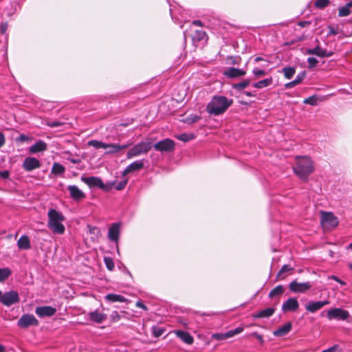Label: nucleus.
<instances>
[{"label": "nucleus", "instance_id": "1", "mask_svg": "<svg viewBox=\"0 0 352 352\" xmlns=\"http://www.w3.org/2000/svg\"><path fill=\"white\" fill-rule=\"evenodd\" d=\"M314 162L308 156H296L294 173L302 181L306 182L308 177L314 171Z\"/></svg>", "mask_w": 352, "mask_h": 352}, {"label": "nucleus", "instance_id": "2", "mask_svg": "<svg viewBox=\"0 0 352 352\" xmlns=\"http://www.w3.org/2000/svg\"><path fill=\"white\" fill-rule=\"evenodd\" d=\"M233 100L223 96H214L206 107L208 113L214 116H219L226 111L232 104Z\"/></svg>", "mask_w": 352, "mask_h": 352}, {"label": "nucleus", "instance_id": "3", "mask_svg": "<svg viewBox=\"0 0 352 352\" xmlns=\"http://www.w3.org/2000/svg\"><path fill=\"white\" fill-rule=\"evenodd\" d=\"M47 227L54 234H63L65 231L63 222L65 217L62 212L56 209H50L47 212Z\"/></svg>", "mask_w": 352, "mask_h": 352}, {"label": "nucleus", "instance_id": "4", "mask_svg": "<svg viewBox=\"0 0 352 352\" xmlns=\"http://www.w3.org/2000/svg\"><path fill=\"white\" fill-rule=\"evenodd\" d=\"M152 146L151 142L142 141L134 145L128 151L126 157L128 159H131L142 154H146L151 149Z\"/></svg>", "mask_w": 352, "mask_h": 352}, {"label": "nucleus", "instance_id": "5", "mask_svg": "<svg viewBox=\"0 0 352 352\" xmlns=\"http://www.w3.org/2000/svg\"><path fill=\"white\" fill-rule=\"evenodd\" d=\"M81 180L88 185L90 188L97 187L103 190L108 191L113 188L114 183H107L104 184L102 180L98 177H81Z\"/></svg>", "mask_w": 352, "mask_h": 352}, {"label": "nucleus", "instance_id": "6", "mask_svg": "<svg viewBox=\"0 0 352 352\" xmlns=\"http://www.w3.org/2000/svg\"><path fill=\"white\" fill-rule=\"evenodd\" d=\"M321 224L324 228L331 229L338 226L339 221L338 217L332 212H321Z\"/></svg>", "mask_w": 352, "mask_h": 352}, {"label": "nucleus", "instance_id": "7", "mask_svg": "<svg viewBox=\"0 0 352 352\" xmlns=\"http://www.w3.org/2000/svg\"><path fill=\"white\" fill-rule=\"evenodd\" d=\"M326 316L329 320L336 319L338 320H346L350 314L346 310L341 308H332L327 311Z\"/></svg>", "mask_w": 352, "mask_h": 352}, {"label": "nucleus", "instance_id": "8", "mask_svg": "<svg viewBox=\"0 0 352 352\" xmlns=\"http://www.w3.org/2000/svg\"><path fill=\"white\" fill-rule=\"evenodd\" d=\"M17 325L20 328L27 329L30 326H38V321L32 314H23L18 320Z\"/></svg>", "mask_w": 352, "mask_h": 352}, {"label": "nucleus", "instance_id": "9", "mask_svg": "<svg viewBox=\"0 0 352 352\" xmlns=\"http://www.w3.org/2000/svg\"><path fill=\"white\" fill-rule=\"evenodd\" d=\"M175 142L169 138L164 139L153 145V148L160 152H170L175 148Z\"/></svg>", "mask_w": 352, "mask_h": 352}, {"label": "nucleus", "instance_id": "10", "mask_svg": "<svg viewBox=\"0 0 352 352\" xmlns=\"http://www.w3.org/2000/svg\"><path fill=\"white\" fill-rule=\"evenodd\" d=\"M19 296L17 292L10 290L3 294L1 303L3 305L10 307L19 301Z\"/></svg>", "mask_w": 352, "mask_h": 352}, {"label": "nucleus", "instance_id": "11", "mask_svg": "<svg viewBox=\"0 0 352 352\" xmlns=\"http://www.w3.org/2000/svg\"><path fill=\"white\" fill-rule=\"evenodd\" d=\"M311 287L312 285L309 282L298 283L296 280L292 281L289 285L290 291L294 293H305Z\"/></svg>", "mask_w": 352, "mask_h": 352}, {"label": "nucleus", "instance_id": "12", "mask_svg": "<svg viewBox=\"0 0 352 352\" xmlns=\"http://www.w3.org/2000/svg\"><path fill=\"white\" fill-rule=\"evenodd\" d=\"M243 327H237L234 329H231L226 333H216L212 334V338L216 340H224L228 338H232L243 331Z\"/></svg>", "mask_w": 352, "mask_h": 352}, {"label": "nucleus", "instance_id": "13", "mask_svg": "<svg viewBox=\"0 0 352 352\" xmlns=\"http://www.w3.org/2000/svg\"><path fill=\"white\" fill-rule=\"evenodd\" d=\"M23 168L26 171H32L41 166L40 161L34 157H27L23 162Z\"/></svg>", "mask_w": 352, "mask_h": 352}, {"label": "nucleus", "instance_id": "14", "mask_svg": "<svg viewBox=\"0 0 352 352\" xmlns=\"http://www.w3.org/2000/svg\"><path fill=\"white\" fill-rule=\"evenodd\" d=\"M120 234V223H113L109 228L108 238L110 241L118 243Z\"/></svg>", "mask_w": 352, "mask_h": 352}, {"label": "nucleus", "instance_id": "15", "mask_svg": "<svg viewBox=\"0 0 352 352\" xmlns=\"http://www.w3.org/2000/svg\"><path fill=\"white\" fill-rule=\"evenodd\" d=\"M56 312V308L51 306H42L36 308L35 313L40 318L51 317Z\"/></svg>", "mask_w": 352, "mask_h": 352}, {"label": "nucleus", "instance_id": "16", "mask_svg": "<svg viewBox=\"0 0 352 352\" xmlns=\"http://www.w3.org/2000/svg\"><path fill=\"white\" fill-rule=\"evenodd\" d=\"M307 54L316 55L320 58L330 57L333 55L332 52L322 49L320 46L317 45L314 48L307 49L306 50Z\"/></svg>", "mask_w": 352, "mask_h": 352}, {"label": "nucleus", "instance_id": "17", "mask_svg": "<svg viewBox=\"0 0 352 352\" xmlns=\"http://www.w3.org/2000/svg\"><path fill=\"white\" fill-rule=\"evenodd\" d=\"M329 303L328 300L309 301L305 305V309L308 312L315 313Z\"/></svg>", "mask_w": 352, "mask_h": 352}, {"label": "nucleus", "instance_id": "18", "mask_svg": "<svg viewBox=\"0 0 352 352\" xmlns=\"http://www.w3.org/2000/svg\"><path fill=\"white\" fill-rule=\"evenodd\" d=\"M299 307V303L296 298H289L282 305V311L284 312L296 311Z\"/></svg>", "mask_w": 352, "mask_h": 352}, {"label": "nucleus", "instance_id": "19", "mask_svg": "<svg viewBox=\"0 0 352 352\" xmlns=\"http://www.w3.org/2000/svg\"><path fill=\"white\" fill-rule=\"evenodd\" d=\"M71 197L78 201L85 197V194L76 185H70L67 186Z\"/></svg>", "mask_w": 352, "mask_h": 352}, {"label": "nucleus", "instance_id": "20", "mask_svg": "<svg viewBox=\"0 0 352 352\" xmlns=\"http://www.w3.org/2000/svg\"><path fill=\"white\" fill-rule=\"evenodd\" d=\"M246 74V71L235 67H229L223 72V75L228 78H234L243 76Z\"/></svg>", "mask_w": 352, "mask_h": 352}, {"label": "nucleus", "instance_id": "21", "mask_svg": "<svg viewBox=\"0 0 352 352\" xmlns=\"http://www.w3.org/2000/svg\"><path fill=\"white\" fill-rule=\"evenodd\" d=\"M144 164L143 160L135 161L126 166V168L122 172V175L125 176L130 173L139 170L144 167Z\"/></svg>", "mask_w": 352, "mask_h": 352}, {"label": "nucleus", "instance_id": "22", "mask_svg": "<svg viewBox=\"0 0 352 352\" xmlns=\"http://www.w3.org/2000/svg\"><path fill=\"white\" fill-rule=\"evenodd\" d=\"M89 320L94 322L100 324L107 319V314L100 312L98 310L88 313Z\"/></svg>", "mask_w": 352, "mask_h": 352}, {"label": "nucleus", "instance_id": "23", "mask_svg": "<svg viewBox=\"0 0 352 352\" xmlns=\"http://www.w3.org/2000/svg\"><path fill=\"white\" fill-rule=\"evenodd\" d=\"M47 144L43 140H38L29 148V153L36 154L47 150Z\"/></svg>", "mask_w": 352, "mask_h": 352}, {"label": "nucleus", "instance_id": "24", "mask_svg": "<svg viewBox=\"0 0 352 352\" xmlns=\"http://www.w3.org/2000/svg\"><path fill=\"white\" fill-rule=\"evenodd\" d=\"M131 144H107L108 150L105 152L107 155L116 154L120 152V151L128 148Z\"/></svg>", "mask_w": 352, "mask_h": 352}, {"label": "nucleus", "instance_id": "25", "mask_svg": "<svg viewBox=\"0 0 352 352\" xmlns=\"http://www.w3.org/2000/svg\"><path fill=\"white\" fill-rule=\"evenodd\" d=\"M175 335L180 338L184 343L192 344L194 342L193 337L188 332L177 330L175 331Z\"/></svg>", "mask_w": 352, "mask_h": 352}, {"label": "nucleus", "instance_id": "26", "mask_svg": "<svg viewBox=\"0 0 352 352\" xmlns=\"http://www.w3.org/2000/svg\"><path fill=\"white\" fill-rule=\"evenodd\" d=\"M292 325L291 322H287L285 324L281 327L275 330L273 333L274 336L276 337H283L286 336L292 329Z\"/></svg>", "mask_w": 352, "mask_h": 352}, {"label": "nucleus", "instance_id": "27", "mask_svg": "<svg viewBox=\"0 0 352 352\" xmlns=\"http://www.w3.org/2000/svg\"><path fill=\"white\" fill-rule=\"evenodd\" d=\"M275 309L273 307H269L265 309H263L256 314L253 315V318H269L272 316L274 312Z\"/></svg>", "mask_w": 352, "mask_h": 352}, {"label": "nucleus", "instance_id": "28", "mask_svg": "<svg viewBox=\"0 0 352 352\" xmlns=\"http://www.w3.org/2000/svg\"><path fill=\"white\" fill-rule=\"evenodd\" d=\"M352 8V0L349 1L344 6H341L338 9V16L340 17L347 16L351 14V8Z\"/></svg>", "mask_w": 352, "mask_h": 352}, {"label": "nucleus", "instance_id": "29", "mask_svg": "<svg viewBox=\"0 0 352 352\" xmlns=\"http://www.w3.org/2000/svg\"><path fill=\"white\" fill-rule=\"evenodd\" d=\"M17 245L21 250H28L30 248V241L28 236H21L17 241Z\"/></svg>", "mask_w": 352, "mask_h": 352}, {"label": "nucleus", "instance_id": "30", "mask_svg": "<svg viewBox=\"0 0 352 352\" xmlns=\"http://www.w3.org/2000/svg\"><path fill=\"white\" fill-rule=\"evenodd\" d=\"M105 299L110 302H127L128 300L123 296L116 294H108L105 296Z\"/></svg>", "mask_w": 352, "mask_h": 352}, {"label": "nucleus", "instance_id": "31", "mask_svg": "<svg viewBox=\"0 0 352 352\" xmlns=\"http://www.w3.org/2000/svg\"><path fill=\"white\" fill-rule=\"evenodd\" d=\"M273 82V79L272 77L265 78L253 84V87L257 89H262L266 87L271 85Z\"/></svg>", "mask_w": 352, "mask_h": 352}, {"label": "nucleus", "instance_id": "32", "mask_svg": "<svg viewBox=\"0 0 352 352\" xmlns=\"http://www.w3.org/2000/svg\"><path fill=\"white\" fill-rule=\"evenodd\" d=\"M65 168L58 162H54L52 165L51 172L56 175H60L65 173Z\"/></svg>", "mask_w": 352, "mask_h": 352}, {"label": "nucleus", "instance_id": "33", "mask_svg": "<svg viewBox=\"0 0 352 352\" xmlns=\"http://www.w3.org/2000/svg\"><path fill=\"white\" fill-rule=\"evenodd\" d=\"M284 292V287L283 285H279L274 288L269 294V298H272L276 296H280Z\"/></svg>", "mask_w": 352, "mask_h": 352}, {"label": "nucleus", "instance_id": "34", "mask_svg": "<svg viewBox=\"0 0 352 352\" xmlns=\"http://www.w3.org/2000/svg\"><path fill=\"white\" fill-rule=\"evenodd\" d=\"M89 146H91L95 148H107V144L102 142L101 141H98L96 140H91L87 142Z\"/></svg>", "mask_w": 352, "mask_h": 352}, {"label": "nucleus", "instance_id": "35", "mask_svg": "<svg viewBox=\"0 0 352 352\" xmlns=\"http://www.w3.org/2000/svg\"><path fill=\"white\" fill-rule=\"evenodd\" d=\"M250 83V80L249 79H245L239 83H234L232 85V88L236 90H242L246 88Z\"/></svg>", "mask_w": 352, "mask_h": 352}, {"label": "nucleus", "instance_id": "36", "mask_svg": "<svg viewBox=\"0 0 352 352\" xmlns=\"http://www.w3.org/2000/svg\"><path fill=\"white\" fill-rule=\"evenodd\" d=\"M283 72L284 74L285 77L287 79H291L295 74L296 70L292 67H284L283 69Z\"/></svg>", "mask_w": 352, "mask_h": 352}, {"label": "nucleus", "instance_id": "37", "mask_svg": "<svg viewBox=\"0 0 352 352\" xmlns=\"http://www.w3.org/2000/svg\"><path fill=\"white\" fill-rule=\"evenodd\" d=\"M11 274V270L8 267L0 268V282L6 280Z\"/></svg>", "mask_w": 352, "mask_h": 352}, {"label": "nucleus", "instance_id": "38", "mask_svg": "<svg viewBox=\"0 0 352 352\" xmlns=\"http://www.w3.org/2000/svg\"><path fill=\"white\" fill-rule=\"evenodd\" d=\"M206 34L203 30H196L194 35L192 36V40L194 41H200L205 38Z\"/></svg>", "mask_w": 352, "mask_h": 352}, {"label": "nucleus", "instance_id": "39", "mask_svg": "<svg viewBox=\"0 0 352 352\" xmlns=\"http://www.w3.org/2000/svg\"><path fill=\"white\" fill-rule=\"evenodd\" d=\"M177 138L184 142H188L195 138V135L192 133H182L177 136Z\"/></svg>", "mask_w": 352, "mask_h": 352}, {"label": "nucleus", "instance_id": "40", "mask_svg": "<svg viewBox=\"0 0 352 352\" xmlns=\"http://www.w3.org/2000/svg\"><path fill=\"white\" fill-rule=\"evenodd\" d=\"M104 262L107 267V268L109 271H113L114 269V261L112 258L111 257H104Z\"/></svg>", "mask_w": 352, "mask_h": 352}, {"label": "nucleus", "instance_id": "41", "mask_svg": "<svg viewBox=\"0 0 352 352\" xmlns=\"http://www.w3.org/2000/svg\"><path fill=\"white\" fill-rule=\"evenodd\" d=\"M128 182V179H124L118 183L113 182V186H114V188L117 190H121L122 189L124 188V187L126 186V184Z\"/></svg>", "mask_w": 352, "mask_h": 352}, {"label": "nucleus", "instance_id": "42", "mask_svg": "<svg viewBox=\"0 0 352 352\" xmlns=\"http://www.w3.org/2000/svg\"><path fill=\"white\" fill-rule=\"evenodd\" d=\"M293 270V268L289 265H284L281 269L280 270V271L278 272L277 275H276V278H278V279H282L283 278L281 277V274L285 273V272H289V271H292Z\"/></svg>", "mask_w": 352, "mask_h": 352}, {"label": "nucleus", "instance_id": "43", "mask_svg": "<svg viewBox=\"0 0 352 352\" xmlns=\"http://www.w3.org/2000/svg\"><path fill=\"white\" fill-rule=\"evenodd\" d=\"M329 3V0H316L314 6L317 8H324Z\"/></svg>", "mask_w": 352, "mask_h": 352}, {"label": "nucleus", "instance_id": "44", "mask_svg": "<svg viewBox=\"0 0 352 352\" xmlns=\"http://www.w3.org/2000/svg\"><path fill=\"white\" fill-rule=\"evenodd\" d=\"M317 98L316 96H311L307 98H305L303 101L304 104L316 106L317 104Z\"/></svg>", "mask_w": 352, "mask_h": 352}, {"label": "nucleus", "instance_id": "45", "mask_svg": "<svg viewBox=\"0 0 352 352\" xmlns=\"http://www.w3.org/2000/svg\"><path fill=\"white\" fill-rule=\"evenodd\" d=\"M121 318H122V316L117 311H112L110 315V319H111V322H118Z\"/></svg>", "mask_w": 352, "mask_h": 352}, {"label": "nucleus", "instance_id": "46", "mask_svg": "<svg viewBox=\"0 0 352 352\" xmlns=\"http://www.w3.org/2000/svg\"><path fill=\"white\" fill-rule=\"evenodd\" d=\"M252 73L257 78L262 77L266 74V72L265 70L259 69L258 67L254 68Z\"/></svg>", "mask_w": 352, "mask_h": 352}, {"label": "nucleus", "instance_id": "47", "mask_svg": "<svg viewBox=\"0 0 352 352\" xmlns=\"http://www.w3.org/2000/svg\"><path fill=\"white\" fill-rule=\"evenodd\" d=\"M164 329L163 328L158 327H153V336L156 338L161 336L164 333Z\"/></svg>", "mask_w": 352, "mask_h": 352}, {"label": "nucleus", "instance_id": "48", "mask_svg": "<svg viewBox=\"0 0 352 352\" xmlns=\"http://www.w3.org/2000/svg\"><path fill=\"white\" fill-rule=\"evenodd\" d=\"M200 119V117L196 115H190V116L187 117L185 120V122H187L188 124H192L196 122Z\"/></svg>", "mask_w": 352, "mask_h": 352}, {"label": "nucleus", "instance_id": "49", "mask_svg": "<svg viewBox=\"0 0 352 352\" xmlns=\"http://www.w3.org/2000/svg\"><path fill=\"white\" fill-rule=\"evenodd\" d=\"M305 76H306L305 72H302L297 75V76L296 77V78L294 80L297 83V85H298L304 80V78H305Z\"/></svg>", "mask_w": 352, "mask_h": 352}, {"label": "nucleus", "instance_id": "50", "mask_svg": "<svg viewBox=\"0 0 352 352\" xmlns=\"http://www.w3.org/2000/svg\"><path fill=\"white\" fill-rule=\"evenodd\" d=\"M307 62L309 63V67H316L318 63V60L314 57H309L307 58Z\"/></svg>", "mask_w": 352, "mask_h": 352}, {"label": "nucleus", "instance_id": "51", "mask_svg": "<svg viewBox=\"0 0 352 352\" xmlns=\"http://www.w3.org/2000/svg\"><path fill=\"white\" fill-rule=\"evenodd\" d=\"M8 29V23H2L0 25V33L4 34Z\"/></svg>", "mask_w": 352, "mask_h": 352}, {"label": "nucleus", "instance_id": "52", "mask_svg": "<svg viewBox=\"0 0 352 352\" xmlns=\"http://www.w3.org/2000/svg\"><path fill=\"white\" fill-rule=\"evenodd\" d=\"M297 24L298 26L301 28H305L309 25L311 24V22L309 21H300Z\"/></svg>", "mask_w": 352, "mask_h": 352}, {"label": "nucleus", "instance_id": "53", "mask_svg": "<svg viewBox=\"0 0 352 352\" xmlns=\"http://www.w3.org/2000/svg\"><path fill=\"white\" fill-rule=\"evenodd\" d=\"M251 336H252L255 337L256 339H258L260 342H261V343L263 342V336L261 335L258 334V333L254 332L251 334Z\"/></svg>", "mask_w": 352, "mask_h": 352}, {"label": "nucleus", "instance_id": "54", "mask_svg": "<svg viewBox=\"0 0 352 352\" xmlns=\"http://www.w3.org/2000/svg\"><path fill=\"white\" fill-rule=\"evenodd\" d=\"M296 85H297V83L294 80H292L289 82L286 83L285 86L287 89H290L295 87Z\"/></svg>", "mask_w": 352, "mask_h": 352}, {"label": "nucleus", "instance_id": "55", "mask_svg": "<svg viewBox=\"0 0 352 352\" xmlns=\"http://www.w3.org/2000/svg\"><path fill=\"white\" fill-rule=\"evenodd\" d=\"M337 347H338L337 345H334L327 349L322 351L321 352H336Z\"/></svg>", "mask_w": 352, "mask_h": 352}, {"label": "nucleus", "instance_id": "56", "mask_svg": "<svg viewBox=\"0 0 352 352\" xmlns=\"http://www.w3.org/2000/svg\"><path fill=\"white\" fill-rule=\"evenodd\" d=\"M135 305H136V307L142 308V309H143L144 310L147 309V307H146V305L142 302H141V301H138L135 303Z\"/></svg>", "mask_w": 352, "mask_h": 352}, {"label": "nucleus", "instance_id": "57", "mask_svg": "<svg viewBox=\"0 0 352 352\" xmlns=\"http://www.w3.org/2000/svg\"><path fill=\"white\" fill-rule=\"evenodd\" d=\"M47 124L50 127H56V126H59L61 125L60 122H55V121L54 122H50Z\"/></svg>", "mask_w": 352, "mask_h": 352}, {"label": "nucleus", "instance_id": "58", "mask_svg": "<svg viewBox=\"0 0 352 352\" xmlns=\"http://www.w3.org/2000/svg\"><path fill=\"white\" fill-rule=\"evenodd\" d=\"M67 160L73 164H78L81 162L80 159H75L72 157H68Z\"/></svg>", "mask_w": 352, "mask_h": 352}, {"label": "nucleus", "instance_id": "59", "mask_svg": "<svg viewBox=\"0 0 352 352\" xmlns=\"http://www.w3.org/2000/svg\"><path fill=\"white\" fill-rule=\"evenodd\" d=\"M5 144V137L2 133H0V147Z\"/></svg>", "mask_w": 352, "mask_h": 352}, {"label": "nucleus", "instance_id": "60", "mask_svg": "<svg viewBox=\"0 0 352 352\" xmlns=\"http://www.w3.org/2000/svg\"><path fill=\"white\" fill-rule=\"evenodd\" d=\"M28 140V136H26L25 135H21L19 137V140L21 141V142H25L26 140Z\"/></svg>", "mask_w": 352, "mask_h": 352}, {"label": "nucleus", "instance_id": "61", "mask_svg": "<svg viewBox=\"0 0 352 352\" xmlns=\"http://www.w3.org/2000/svg\"><path fill=\"white\" fill-rule=\"evenodd\" d=\"M0 175L3 178H8L9 176V173H8V171H2V172H0Z\"/></svg>", "mask_w": 352, "mask_h": 352}, {"label": "nucleus", "instance_id": "62", "mask_svg": "<svg viewBox=\"0 0 352 352\" xmlns=\"http://www.w3.org/2000/svg\"><path fill=\"white\" fill-rule=\"evenodd\" d=\"M330 278L336 280L337 282L340 283L342 285H345V283L344 281L340 280L338 277L335 276H331Z\"/></svg>", "mask_w": 352, "mask_h": 352}, {"label": "nucleus", "instance_id": "63", "mask_svg": "<svg viewBox=\"0 0 352 352\" xmlns=\"http://www.w3.org/2000/svg\"><path fill=\"white\" fill-rule=\"evenodd\" d=\"M193 25H197V26H202L203 23L200 20H195L192 23Z\"/></svg>", "mask_w": 352, "mask_h": 352}, {"label": "nucleus", "instance_id": "64", "mask_svg": "<svg viewBox=\"0 0 352 352\" xmlns=\"http://www.w3.org/2000/svg\"><path fill=\"white\" fill-rule=\"evenodd\" d=\"M243 94L248 97L255 96V94L250 91H244Z\"/></svg>", "mask_w": 352, "mask_h": 352}]
</instances>
